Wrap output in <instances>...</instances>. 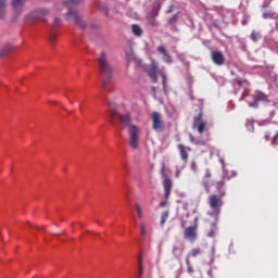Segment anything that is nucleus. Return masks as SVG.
I'll return each instance as SVG.
<instances>
[{
	"mask_svg": "<svg viewBox=\"0 0 278 278\" xmlns=\"http://www.w3.org/2000/svg\"><path fill=\"white\" fill-rule=\"evenodd\" d=\"M109 116L113 125L118 121L122 129L128 127L129 144L132 149H137L138 142H140V127L131 124V113L111 109L109 110Z\"/></svg>",
	"mask_w": 278,
	"mask_h": 278,
	"instance_id": "nucleus-1",
	"label": "nucleus"
},
{
	"mask_svg": "<svg viewBox=\"0 0 278 278\" xmlns=\"http://www.w3.org/2000/svg\"><path fill=\"white\" fill-rule=\"evenodd\" d=\"M81 1L84 0H65L62 2L61 8H67L65 16H67V18H72L76 27H79L80 29H86L88 25L86 24V21H84L81 14H79V11L71 8L72 5H79Z\"/></svg>",
	"mask_w": 278,
	"mask_h": 278,
	"instance_id": "nucleus-2",
	"label": "nucleus"
},
{
	"mask_svg": "<svg viewBox=\"0 0 278 278\" xmlns=\"http://www.w3.org/2000/svg\"><path fill=\"white\" fill-rule=\"evenodd\" d=\"M99 71L101 75H103V86L110 84V79H112V64L108 59V54L105 52H101L98 58Z\"/></svg>",
	"mask_w": 278,
	"mask_h": 278,
	"instance_id": "nucleus-3",
	"label": "nucleus"
},
{
	"mask_svg": "<svg viewBox=\"0 0 278 278\" xmlns=\"http://www.w3.org/2000/svg\"><path fill=\"white\" fill-rule=\"evenodd\" d=\"M223 195L211 194L208 197V205L215 214V220H218V214H220V207H223Z\"/></svg>",
	"mask_w": 278,
	"mask_h": 278,
	"instance_id": "nucleus-4",
	"label": "nucleus"
},
{
	"mask_svg": "<svg viewBox=\"0 0 278 278\" xmlns=\"http://www.w3.org/2000/svg\"><path fill=\"white\" fill-rule=\"evenodd\" d=\"M199 229V217L194 218L193 226H189L184 231L185 240H189V242H195L198 238L197 230Z\"/></svg>",
	"mask_w": 278,
	"mask_h": 278,
	"instance_id": "nucleus-5",
	"label": "nucleus"
},
{
	"mask_svg": "<svg viewBox=\"0 0 278 278\" xmlns=\"http://www.w3.org/2000/svg\"><path fill=\"white\" fill-rule=\"evenodd\" d=\"M47 16H49V9L45 8L36 9L29 14L30 21H35V23H45Z\"/></svg>",
	"mask_w": 278,
	"mask_h": 278,
	"instance_id": "nucleus-6",
	"label": "nucleus"
},
{
	"mask_svg": "<svg viewBox=\"0 0 278 278\" xmlns=\"http://www.w3.org/2000/svg\"><path fill=\"white\" fill-rule=\"evenodd\" d=\"M163 188H164V197L165 201H162L159 204V207H166L168 205V200L170 199V192H173V180L170 178L165 177L163 180Z\"/></svg>",
	"mask_w": 278,
	"mask_h": 278,
	"instance_id": "nucleus-7",
	"label": "nucleus"
},
{
	"mask_svg": "<svg viewBox=\"0 0 278 278\" xmlns=\"http://www.w3.org/2000/svg\"><path fill=\"white\" fill-rule=\"evenodd\" d=\"M151 118H152V129L159 132L164 131L165 125H164V119L162 118V114H160L159 112H153L151 115Z\"/></svg>",
	"mask_w": 278,
	"mask_h": 278,
	"instance_id": "nucleus-8",
	"label": "nucleus"
},
{
	"mask_svg": "<svg viewBox=\"0 0 278 278\" xmlns=\"http://www.w3.org/2000/svg\"><path fill=\"white\" fill-rule=\"evenodd\" d=\"M205 127H207V123L203 121V112H200L198 116L193 118L192 129H197L200 134H203Z\"/></svg>",
	"mask_w": 278,
	"mask_h": 278,
	"instance_id": "nucleus-9",
	"label": "nucleus"
},
{
	"mask_svg": "<svg viewBox=\"0 0 278 278\" xmlns=\"http://www.w3.org/2000/svg\"><path fill=\"white\" fill-rule=\"evenodd\" d=\"M211 60L216 64V66H223V64H225V54L211 48Z\"/></svg>",
	"mask_w": 278,
	"mask_h": 278,
	"instance_id": "nucleus-10",
	"label": "nucleus"
},
{
	"mask_svg": "<svg viewBox=\"0 0 278 278\" xmlns=\"http://www.w3.org/2000/svg\"><path fill=\"white\" fill-rule=\"evenodd\" d=\"M227 179V176H223L222 180L215 182V190L217 192V195L219 197H226L227 192L225 191V181Z\"/></svg>",
	"mask_w": 278,
	"mask_h": 278,
	"instance_id": "nucleus-11",
	"label": "nucleus"
},
{
	"mask_svg": "<svg viewBox=\"0 0 278 278\" xmlns=\"http://www.w3.org/2000/svg\"><path fill=\"white\" fill-rule=\"evenodd\" d=\"M148 75L152 79L153 84H157V64L155 61L151 62V68L148 70Z\"/></svg>",
	"mask_w": 278,
	"mask_h": 278,
	"instance_id": "nucleus-12",
	"label": "nucleus"
},
{
	"mask_svg": "<svg viewBox=\"0 0 278 278\" xmlns=\"http://www.w3.org/2000/svg\"><path fill=\"white\" fill-rule=\"evenodd\" d=\"M177 149L179 150L181 160H182L184 162H188V157H189L188 151H192V149H190V148H188V147H186V146H184V144H181V143H179V144L177 146Z\"/></svg>",
	"mask_w": 278,
	"mask_h": 278,
	"instance_id": "nucleus-13",
	"label": "nucleus"
},
{
	"mask_svg": "<svg viewBox=\"0 0 278 278\" xmlns=\"http://www.w3.org/2000/svg\"><path fill=\"white\" fill-rule=\"evenodd\" d=\"M157 51L159 53H161V55H163V60L164 62H166V64H173V58L170 56V54H168L166 48H164L163 46H159Z\"/></svg>",
	"mask_w": 278,
	"mask_h": 278,
	"instance_id": "nucleus-14",
	"label": "nucleus"
},
{
	"mask_svg": "<svg viewBox=\"0 0 278 278\" xmlns=\"http://www.w3.org/2000/svg\"><path fill=\"white\" fill-rule=\"evenodd\" d=\"M26 0H11V5L17 14H21L23 11V5H25Z\"/></svg>",
	"mask_w": 278,
	"mask_h": 278,
	"instance_id": "nucleus-15",
	"label": "nucleus"
},
{
	"mask_svg": "<svg viewBox=\"0 0 278 278\" xmlns=\"http://www.w3.org/2000/svg\"><path fill=\"white\" fill-rule=\"evenodd\" d=\"M201 253H202L201 248H193L187 254L186 260H188V262H190L191 257H199V255H201Z\"/></svg>",
	"mask_w": 278,
	"mask_h": 278,
	"instance_id": "nucleus-16",
	"label": "nucleus"
},
{
	"mask_svg": "<svg viewBox=\"0 0 278 278\" xmlns=\"http://www.w3.org/2000/svg\"><path fill=\"white\" fill-rule=\"evenodd\" d=\"M131 31H132L134 36H137V38H140L143 34L142 27H140V25H138V24L131 25Z\"/></svg>",
	"mask_w": 278,
	"mask_h": 278,
	"instance_id": "nucleus-17",
	"label": "nucleus"
},
{
	"mask_svg": "<svg viewBox=\"0 0 278 278\" xmlns=\"http://www.w3.org/2000/svg\"><path fill=\"white\" fill-rule=\"evenodd\" d=\"M12 49H14V47L10 43L2 47L0 51V58H5V55H8L12 51Z\"/></svg>",
	"mask_w": 278,
	"mask_h": 278,
	"instance_id": "nucleus-18",
	"label": "nucleus"
},
{
	"mask_svg": "<svg viewBox=\"0 0 278 278\" xmlns=\"http://www.w3.org/2000/svg\"><path fill=\"white\" fill-rule=\"evenodd\" d=\"M255 101H263L265 103H268V96H266L264 92L257 91L254 96Z\"/></svg>",
	"mask_w": 278,
	"mask_h": 278,
	"instance_id": "nucleus-19",
	"label": "nucleus"
},
{
	"mask_svg": "<svg viewBox=\"0 0 278 278\" xmlns=\"http://www.w3.org/2000/svg\"><path fill=\"white\" fill-rule=\"evenodd\" d=\"M8 3V0H0V18H5V5Z\"/></svg>",
	"mask_w": 278,
	"mask_h": 278,
	"instance_id": "nucleus-20",
	"label": "nucleus"
},
{
	"mask_svg": "<svg viewBox=\"0 0 278 278\" xmlns=\"http://www.w3.org/2000/svg\"><path fill=\"white\" fill-rule=\"evenodd\" d=\"M169 212L168 211H164L161 214V227H164V225H166V222L168 220V216H169Z\"/></svg>",
	"mask_w": 278,
	"mask_h": 278,
	"instance_id": "nucleus-21",
	"label": "nucleus"
},
{
	"mask_svg": "<svg viewBox=\"0 0 278 278\" xmlns=\"http://www.w3.org/2000/svg\"><path fill=\"white\" fill-rule=\"evenodd\" d=\"M135 210L137 212L138 218L142 220L144 218V214L142 213V206H140L138 203H135Z\"/></svg>",
	"mask_w": 278,
	"mask_h": 278,
	"instance_id": "nucleus-22",
	"label": "nucleus"
},
{
	"mask_svg": "<svg viewBox=\"0 0 278 278\" xmlns=\"http://www.w3.org/2000/svg\"><path fill=\"white\" fill-rule=\"evenodd\" d=\"M277 13L275 12V11H273V10H269V11H265L264 13H263V18H275V15H276Z\"/></svg>",
	"mask_w": 278,
	"mask_h": 278,
	"instance_id": "nucleus-23",
	"label": "nucleus"
},
{
	"mask_svg": "<svg viewBox=\"0 0 278 278\" xmlns=\"http://www.w3.org/2000/svg\"><path fill=\"white\" fill-rule=\"evenodd\" d=\"M55 40H58V35L53 31L50 33L49 35V42L53 47L55 45Z\"/></svg>",
	"mask_w": 278,
	"mask_h": 278,
	"instance_id": "nucleus-24",
	"label": "nucleus"
},
{
	"mask_svg": "<svg viewBox=\"0 0 278 278\" xmlns=\"http://www.w3.org/2000/svg\"><path fill=\"white\" fill-rule=\"evenodd\" d=\"M202 186L205 189V192H207V194H210V179L203 178Z\"/></svg>",
	"mask_w": 278,
	"mask_h": 278,
	"instance_id": "nucleus-25",
	"label": "nucleus"
},
{
	"mask_svg": "<svg viewBox=\"0 0 278 278\" xmlns=\"http://www.w3.org/2000/svg\"><path fill=\"white\" fill-rule=\"evenodd\" d=\"M61 24H62V20L60 17H55L52 23V29H58V27H60Z\"/></svg>",
	"mask_w": 278,
	"mask_h": 278,
	"instance_id": "nucleus-26",
	"label": "nucleus"
},
{
	"mask_svg": "<svg viewBox=\"0 0 278 278\" xmlns=\"http://www.w3.org/2000/svg\"><path fill=\"white\" fill-rule=\"evenodd\" d=\"M251 40L253 41V42H257V40H260V33H257V31H255V30H253L252 33H251Z\"/></svg>",
	"mask_w": 278,
	"mask_h": 278,
	"instance_id": "nucleus-27",
	"label": "nucleus"
},
{
	"mask_svg": "<svg viewBox=\"0 0 278 278\" xmlns=\"http://www.w3.org/2000/svg\"><path fill=\"white\" fill-rule=\"evenodd\" d=\"M214 236H216V224L212 225V228H211L210 232L207 233L208 238H214Z\"/></svg>",
	"mask_w": 278,
	"mask_h": 278,
	"instance_id": "nucleus-28",
	"label": "nucleus"
},
{
	"mask_svg": "<svg viewBox=\"0 0 278 278\" xmlns=\"http://www.w3.org/2000/svg\"><path fill=\"white\" fill-rule=\"evenodd\" d=\"M186 264H187V271L189 273V275H192V273H194V269L192 268V264L190 263V261H188V258L186 260Z\"/></svg>",
	"mask_w": 278,
	"mask_h": 278,
	"instance_id": "nucleus-29",
	"label": "nucleus"
},
{
	"mask_svg": "<svg viewBox=\"0 0 278 278\" xmlns=\"http://www.w3.org/2000/svg\"><path fill=\"white\" fill-rule=\"evenodd\" d=\"M177 21H179V16L176 14V15H173V16L168 20V23H169V25H175V23H177Z\"/></svg>",
	"mask_w": 278,
	"mask_h": 278,
	"instance_id": "nucleus-30",
	"label": "nucleus"
},
{
	"mask_svg": "<svg viewBox=\"0 0 278 278\" xmlns=\"http://www.w3.org/2000/svg\"><path fill=\"white\" fill-rule=\"evenodd\" d=\"M65 97H66V99H68L70 103H75V100L73 99L75 97V93H73V91L65 94Z\"/></svg>",
	"mask_w": 278,
	"mask_h": 278,
	"instance_id": "nucleus-31",
	"label": "nucleus"
},
{
	"mask_svg": "<svg viewBox=\"0 0 278 278\" xmlns=\"http://www.w3.org/2000/svg\"><path fill=\"white\" fill-rule=\"evenodd\" d=\"M160 10H162V4L159 3L157 7L153 9V17L160 14Z\"/></svg>",
	"mask_w": 278,
	"mask_h": 278,
	"instance_id": "nucleus-32",
	"label": "nucleus"
},
{
	"mask_svg": "<svg viewBox=\"0 0 278 278\" xmlns=\"http://www.w3.org/2000/svg\"><path fill=\"white\" fill-rule=\"evenodd\" d=\"M140 233L141 236H147V226L144 224L140 225Z\"/></svg>",
	"mask_w": 278,
	"mask_h": 278,
	"instance_id": "nucleus-33",
	"label": "nucleus"
},
{
	"mask_svg": "<svg viewBox=\"0 0 278 278\" xmlns=\"http://www.w3.org/2000/svg\"><path fill=\"white\" fill-rule=\"evenodd\" d=\"M204 179H212V172L208 168L205 169Z\"/></svg>",
	"mask_w": 278,
	"mask_h": 278,
	"instance_id": "nucleus-34",
	"label": "nucleus"
},
{
	"mask_svg": "<svg viewBox=\"0 0 278 278\" xmlns=\"http://www.w3.org/2000/svg\"><path fill=\"white\" fill-rule=\"evenodd\" d=\"M143 273H144V265H138V275L142 277Z\"/></svg>",
	"mask_w": 278,
	"mask_h": 278,
	"instance_id": "nucleus-35",
	"label": "nucleus"
},
{
	"mask_svg": "<svg viewBox=\"0 0 278 278\" xmlns=\"http://www.w3.org/2000/svg\"><path fill=\"white\" fill-rule=\"evenodd\" d=\"M271 144H278V132L271 138Z\"/></svg>",
	"mask_w": 278,
	"mask_h": 278,
	"instance_id": "nucleus-36",
	"label": "nucleus"
},
{
	"mask_svg": "<svg viewBox=\"0 0 278 278\" xmlns=\"http://www.w3.org/2000/svg\"><path fill=\"white\" fill-rule=\"evenodd\" d=\"M99 10H101L106 16H109L110 12L108 11V7H99Z\"/></svg>",
	"mask_w": 278,
	"mask_h": 278,
	"instance_id": "nucleus-37",
	"label": "nucleus"
},
{
	"mask_svg": "<svg viewBox=\"0 0 278 278\" xmlns=\"http://www.w3.org/2000/svg\"><path fill=\"white\" fill-rule=\"evenodd\" d=\"M249 108H258L257 100L249 103Z\"/></svg>",
	"mask_w": 278,
	"mask_h": 278,
	"instance_id": "nucleus-38",
	"label": "nucleus"
},
{
	"mask_svg": "<svg viewBox=\"0 0 278 278\" xmlns=\"http://www.w3.org/2000/svg\"><path fill=\"white\" fill-rule=\"evenodd\" d=\"M138 266H144L142 263V254H139L138 256Z\"/></svg>",
	"mask_w": 278,
	"mask_h": 278,
	"instance_id": "nucleus-39",
	"label": "nucleus"
},
{
	"mask_svg": "<svg viewBox=\"0 0 278 278\" xmlns=\"http://www.w3.org/2000/svg\"><path fill=\"white\" fill-rule=\"evenodd\" d=\"M173 10H175V5L170 4L169 9L166 11V14H172Z\"/></svg>",
	"mask_w": 278,
	"mask_h": 278,
	"instance_id": "nucleus-40",
	"label": "nucleus"
},
{
	"mask_svg": "<svg viewBox=\"0 0 278 278\" xmlns=\"http://www.w3.org/2000/svg\"><path fill=\"white\" fill-rule=\"evenodd\" d=\"M191 169L193 170V173H197V162H192L191 163Z\"/></svg>",
	"mask_w": 278,
	"mask_h": 278,
	"instance_id": "nucleus-41",
	"label": "nucleus"
},
{
	"mask_svg": "<svg viewBox=\"0 0 278 278\" xmlns=\"http://www.w3.org/2000/svg\"><path fill=\"white\" fill-rule=\"evenodd\" d=\"M163 88L164 90H166V76L163 75Z\"/></svg>",
	"mask_w": 278,
	"mask_h": 278,
	"instance_id": "nucleus-42",
	"label": "nucleus"
},
{
	"mask_svg": "<svg viewBox=\"0 0 278 278\" xmlns=\"http://www.w3.org/2000/svg\"><path fill=\"white\" fill-rule=\"evenodd\" d=\"M177 251H179V248H178L177 245H175V247L173 248V254L176 255Z\"/></svg>",
	"mask_w": 278,
	"mask_h": 278,
	"instance_id": "nucleus-43",
	"label": "nucleus"
},
{
	"mask_svg": "<svg viewBox=\"0 0 278 278\" xmlns=\"http://www.w3.org/2000/svg\"><path fill=\"white\" fill-rule=\"evenodd\" d=\"M207 275H208V277L214 278V274H213L212 269L207 270Z\"/></svg>",
	"mask_w": 278,
	"mask_h": 278,
	"instance_id": "nucleus-44",
	"label": "nucleus"
},
{
	"mask_svg": "<svg viewBox=\"0 0 278 278\" xmlns=\"http://www.w3.org/2000/svg\"><path fill=\"white\" fill-rule=\"evenodd\" d=\"M247 97H249V93L243 92L242 96H241V98H240V101H242V99H244V98H247Z\"/></svg>",
	"mask_w": 278,
	"mask_h": 278,
	"instance_id": "nucleus-45",
	"label": "nucleus"
},
{
	"mask_svg": "<svg viewBox=\"0 0 278 278\" xmlns=\"http://www.w3.org/2000/svg\"><path fill=\"white\" fill-rule=\"evenodd\" d=\"M189 140L190 142H194V136H192V134L189 135Z\"/></svg>",
	"mask_w": 278,
	"mask_h": 278,
	"instance_id": "nucleus-46",
	"label": "nucleus"
},
{
	"mask_svg": "<svg viewBox=\"0 0 278 278\" xmlns=\"http://www.w3.org/2000/svg\"><path fill=\"white\" fill-rule=\"evenodd\" d=\"M237 84H238L239 86H242V80L237 79Z\"/></svg>",
	"mask_w": 278,
	"mask_h": 278,
	"instance_id": "nucleus-47",
	"label": "nucleus"
},
{
	"mask_svg": "<svg viewBox=\"0 0 278 278\" xmlns=\"http://www.w3.org/2000/svg\"><path fill=\"white\" fill-rule=\"evenodd\" d=\"M91 28H92V29H98V28H99V26H94V25H92V26H91Z\"/></svg>",
	"mask_w": 278,
	"mask_h": 278,
	"instance_id": "nucleus-48",
	"label": "nucleus"
},
{
	"mask_svg": "<svg viewBox=\"0 0 278 278\" xmlns=\"http://www.w3.org/2000/svg\"><path fill=\"white\" fill-rule=\"evenodd\" d=\"M54 238H60V233L52 235Z\"/></svg>",
	"mask_w": 278,
	"mask_h": 278,
	"instance_id": "nucleus-49",
	"label": "nucleus"
},
{
	"mask_svg": "<svg viewBox=\"0 0 278 278\" xmlns=\"http://www.w3.org/2000/svg\"><path fill=\"white\" fill-rule=\"evenodd\" d=\"M265 140H267V141H268V136H265Z\"/></svg>",
	"mask_w": 278,
	"mask_h": 278,
	"instance_id": "nucleus-50",
	"label": "nucleus"
},
{
	"mask_svg": "<svg viewBox=\"0 0 278 278\" xmlns=\"http://www.w3.org/2000/svg\"><path fill=\"white\" fill-rule=\"evenodd\" d=\"M176 177H179V172H177Z\"/></svg>",
	"mask_w": 278,
	"mask_h": 278,
	"instance_id": "nucleus-51",
	"label": "nucleus"
},
{
	"mask_svg": "<svg viewBox=\"0 0 278 278\" xmlns=\"http://www.w3.org/2000/svg\"><path fill=\"white\" fill-rule=\"evenodd\" d=\"M124 168H127V165H126V164H124Z\"/></svg>",
	"mask_w": 278,
	"mask_h": 278,
	"instance_id": "nucleus-52",
	"label": "nucleus"
},
{
	"mask_svg": "<svg viewBox=\"0 0 278 278\" xmlns=\"http://www.w3.org/2000/svg\"><path fill=\"white\" fill-rule=\"evenodd\" d=\"M153 92H155V88H152Z\"/></svg>",
	"mask_w": 278,
	"mask_h": 278,
	"instance_id": "nucleus-53",
	"label": "nucleus"
},
{
	"mask_svg": "<svg viewBox=\"0 0 278 278\" xmlns=\"http://www.w3.org/2000/svg\"><path fill=\"white\" fill-rule=\"evenodd\" d=\"M175 255V257H177V254H174Z\"/></svg>",
	"mask_w": 278,
	"mask_h": 278,
	"instance_id": "nucleus-54",
	"label": "nucleus"
}]
</instances>
